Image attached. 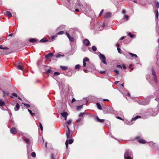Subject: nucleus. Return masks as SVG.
<instances>
[{
  "label": "nucleus",
  "mask_w": 159,
  "mask_h": 159,
  "mask_svg": "<svg viewBox=\"0 0 159 159\" xmlns=\"http://www.w3.org/2000/svg\"><path fill=\"white\" fill-rule=\"evenodd\" d=\"M64 126L65 128L66 127L68 129V130L66 131V137L67 138H71L72 135V133H70V128H69L68 125H64Z\"/></svg>",
  "instance_id": "nucleus-2"
},
{
  "label": "nucleus",
  "mask_w": 159,
  "mask_h": 159,
  "mask_svg": "<svg viewBox=\"0 0 159 159\" xmlns=\"http://www.w3.org/2000/svg\"><path fill=\"white\" fill-rule=\"evenodd\" d=\"M64 33V32L63 31H60L57 33V35H61Z\"/></svg>",
  "instance_id": "nucleus-32"
},
{
  "label": "nucleus",
  "mask_w": 159,
  "mask_h": 159,
  "mask_svg": "<svg viewBox=\"0 0 159 159\" xmlns=\"http://www.w3.org/2000/svg\"><path fill=\"white\" fill-rule=\"evenodd\" d=\"M92 49L93 51H95L97 50V48L95 46H93L92 47Z\"/></svg>",
  "instance_id": "nucleus-39"
},
{
  "label": "nucleus",
  "mask_w": 159,
  "mask_h": 159,
  "mask_svg": "<svg viewBox=\"0 0 159 159\" xmlns=\"http://www.w3.org/2000/svg\"><path fill=\"white\" fill-rule=\"evenodd\" d=\"M97 106L98 108V109H99L100 110H101V105L99 103H97Z\"/></svg>",
  "instance_id": "nucleus-27"
},
{
  "label": "nucleus",
  "mask_w": 159,
  "mask_h": 159,
  "mask_svg": "<svg viewBox=\"0 0 159 159\" xmlns=\"http://www.w3.org/2000/svg\"><path fill=\"white\" fill-rule=\"evenodd\" d=\"M29 41L30 42L32 43H34L36 42V40L34 38L30 39Z\"/></svg>",
  "instance_id": "nucleus-28"
},
{
  "label": "nucleus",
  "mask_w": 159,
  "mask_h": 159,
  "mask_svg": "<svg viewBox=\"0 0 159 159\" xmlns=\"http://www.w3.org/2000/svg\"><path fill=\"white\" fill-rule=\"evenodd\" d=\"M78 5L80 7L82 5V4L81 3H79Z\"/></svg>",
  "instance_id": "nucleus-60"
},
{
  "label": "nucleus",
  "mask_w": 159,
  "mask_h": 159,
  "mask_svg": "<svg viewBox=\"0 0 159 159\" xmlns=\"http://www.w3.org/2000/svg\"><path fill=\"white\" fill-rule=\"evenodd\" d=\"M10 132L11 134H16L17 133L16 129V128L14 127L10 129Z\"/></svg>",
  "instance_id": "nucleus-9"
},
{
  "label": "nucleus",
  "mask_w": 159,
  "mask_h": 159,
  "mask_svg": "<svg viewBox=\"0 0 159 159\" xmlns=\"http://www.w3.org/2000/svg\"><path fill=\"white\" fill-rule=\"evenodd\" d=\"M63 55H61L60 54H58L56 56V57H63Z\"/></svg>",
  "instance_id": "nucleus-48"
},
{
  "label": "nucleus",
  "mask_w": 159,
  "mask_h": 159,
  "mask_svg": "<svg viewBox=\"0 0 159 159\" xmlns=\"http://www.w3.org/2000/svg\"><path fill=\"white\" fill-rule=\"evenodd\" d=\"M75 101V98H73L71 101V102L73 103Z\"/></svg>",
  "instance_id": "nucleus-54"
},
{
  "label": "nucleus",
  "mask_w": 159,
  "mask_h": 159,
  "mask_svg": "<svg viewBox=\"0 0 159 159\" xmlns=\"http://www.w3.org/2000/svg\"><path fill=\"white\" fill-rule=\"evenodd\" d=\"M111 16V13L110 12L107 13L105 16V18L106 19L108 18H110Z\"/></svg>",
  "instance_id": "nucleus-12"
},
{
  "label": "nucleus",
  "mask_w": 159,
  "mask_h": 159,
  "mask_svg": "<svg viewBox=\"0 0 159 159\" xmlns=\"http://www.w3.org/2000/svg\"><path fill=\"white\" fill-rule=\"evenodd\" d=\"M2 46L1 45H0V49H4V50H7V49H8V48L7 47H2Z\"/></svg>",
  "instance_id": "nucleus-33"
},
{
  "label": "nucleus",
  "mask_w": 159,
  "mask_h": 159,
  "mask_svg": "<svg viewBox=\"0 0 159 159\" xmlns=\"http://www.w3.org/2000/svg\"><path fill=\"white\" fill-rule=\"evenodd\" d=\"M156 7L157 8L159 7V2H158L156 3Z\"/></svg>",
  "instance_id": "nucleus-47"
},
{
  "label": "nucleus",
  "mask_w": 159,
  "mask_h": 159,
  "mask_svg": "<svg viewBox=\"0 0 159 159\" xmlns=\"http://www.w3.org/2000/svg\"><path fill=\"white\" fill-rule=\"evenodd\" d=\"M83 43L86 46H88L90 42L88 39H85L84 40Z\"/></svg>",
  "instance_id": "nucleus-10"
},
{
  "label": "nucleus",
  "mask_w": 159,
  "mask_h": 159,
  "mask_svg": "<svg viewBox=\"0 0 159 159\" xmlns=\"http://www.w3.org/2000/svg\"><path fill=\"white\" fill-rule=\"evenodd\" d=\"M156 17L157 19H158V12L157 10H156Z\"/></svg>",
  "instance_id": "nucleus-30"
},
{
  "label": "nucleus",
  "mask_w": 159,
  "mask_h": 159,
  "mask_svg": "<svg viewBox=\"0 0 159 159\" xmlns=\"http://www.w3.org/2000/svg\"><path fill=\"white\" fill-rule=\"evenodd\" d=\"M12 95L16 97H17V95L16 93H12Z\"/></svg>",
  "instance_id": "nucleus-49"
},
{
  "label": "nucleus",
  "mask_w": 159,
  "mask_h": 159,
  "mask_svg": "<svg viewBox=\"0 0 159 159\" xmlns=\"http://www.w3.org/2000/svg\"><path fill=\"white\" fill-rule=\"evenodd\" d=\"M123 13L124 14H125V10H124L123 11Z\"/></svg>",
  "instance_id": "nucleus-58"
},
{
  "label": "nucleus",
  "mask_w": 159,
  "mask_h": 159,
  "mask_svg": "<svg viewBox=\"0 0 159 159\" xmlns=\"http://www.w3.org/2000/svg\"><path fill=\"white\" fill-rule=\"evenodd\" d=\"M23 104H24V105L26 107H30V105L29 104H26V103H23Z\"/></svg>",
  "instance_id": "nucleus-43"
},
{
  "label": "nucleus",
  "mask_w": 159,
  "mask_h": 159,
  "mask_svg": "<svg viewBox=\"0 0 159 159\" xmlns=\"http://www.w3.org/2000/svg\"><path fill=\"white\" fill-rule=\"evenodd\" d=\"M117 68H120L121 69H122V66L121 65H117Z\"/></svg>",
  "instance_id": "nucleus-46"
},
{
  "label": "nucleus",
  "mask_w": 159,
  "mask_h": 159,
  "mask_svg": "<svg viewBox=\"0 0 159 159\" xmlns=\"http://www.w3.org/2000/svg\"><path fill=\"white\" fill-rule=\"evenodd\" d=\"M138 141L142 143H146V141L145 140L142 139H139L138 140Z\"/></svg>",
  "instance_id": "nucleus-20"
},
{
  "label": "nucleus",
  "mask_w": 159,
  "mask_h": 159,
  "mask_svg": "<svg viewBox=\"0 0 159 159\" xmlns=\"http://www.w3.org/2000/svg\"><path fill=\"white\" fill-rule=\"evenodd\" d=\"M129 54L132 57H134L135 58L137 57V55L131 53V52H129Z\"/></svg>",
  "instance_id": "nucleus-22"
},
{
  "label": "nucleus",
  "mask_w": 159,
  "mask_h": 159,
  "mask_svg": "<svg viewBox=\"0 0 159 159\" xmlns=\"http://www.w3.org/2000/svg\"><path fill=\"white\" fill-rule=\"evenodd\" d=\"M61 115L63 117H67V116L68 115V114L67 112H64L62 113H61Z\"/></svg>",
  "instance_id": "nucleus-16"
},
{
  "label": "nucleus",
  "mask_w": 159,
  "mask_h": 159,
  "mask_svg": "<svg viewBox=\"0 0 159 159\" xmlns=\"http://www.w3.org/2000/svg\"><path fill=\"white\" fill-rule=\"evenodd\" d=\"M152 75L153 76V80L156 84L158 83V81L157 79V76L156 74V72L154 69L153 67H152L151 70Z\"/></svg>",
  "instance_id": "nucleus-3"
},
{
  "label": "nucleus",
  "mask_w": 159,
  "mask_h": 159,
  "mask_svg": "<svg viewBox=\"0 0 159 159\" xmlns=\"http://www.w3.org/2000/svg\"><path fill=\"white\" fill-rule=\"evenodd\" d=\"M96 119L99 122L102 123L103 122L104 120H105L104 119H99L98 116H97L96 117Z\"/></svg>",
  "instance_id": "nucleus-15"
},
{
  "label": "nucleus",
  "mask_w": 159,
  "mask_h": 159,
  "mask_svg": "<svg viewBox=\"0 0 159 159\" xmlns=\"http://www.w3.org/2000/svg\"><path fill=\"white\" fill-rule=\"evenodd\" d=\"M132 155V152L130 150H126L124 155V158L125 159H132L131 156Z\"/></svg>",
  "instance_id": "nucleus-1"
},
{
  "label": "nucleus",
  "mask_w": 159,
  "mask_h": 159,
  "mask_svg": "<svg viewBox=\"0 0 159 159\" xmlns=\"http://www.w3.org/2000/svg\"><path fill=\"white\" fill-rule=\"evenodd\" d=\"M85 114V112L80 113L79 114V116L80 117H82Z\"/></svg>",
  "instance_id": "nucleus-36"
},
{
  "label": "nucleus",
  "mask_w": 159,
  "mask_h": 159,
  "mask_svg": "<svg viewBox=\"0 0 159 159\" xmlns=\"http://www.w3.org/2000/svg\"><path fill=\"white\" fill-rule=\"evenodd\" d=\"M158 113V111H152L151 112L150 115L152 116H155L157 115Z\"/></svg>",
  "instance_id": "nucleus-11"
},
{
  "label": "nucleus",
  "mask_w": 159,
  "mask_h": 159,
  "mask_svg": "<svg viewBox=\"0 0 159 159\" xmlns=\"http://www.w3.org/2000/svg\"><path fill=\"white\" fill-rule=\"evenodd\" d=\"M124 39V37H122L120 39L121 40H123V39Z\"/></svg>",
  "instance_id": "nucleus-64"
},
{
  "label": "nucleus",
  "mask_w": 159,
  "mask_h": 159,
  "mask_svg": "<svg viewBox=\"0 0 159 159\" xmlns=\"http://www.w3.org/2000/svg\"><path fill=\"white\" fill-rule=\"evenodd\" d=\"M60 67L63 70H66L67 69V67L66 66H60Z\"/></svg>",
  "instance_id": "nucleus-24"
},
{
  "label": "nucleus",
  "mask_w": 159,
  "mask_h": 159,
  "mask_svg": "<svg viewBox=\"0 0 159 159\" xmlns=\"http://www.w3.org/2000/svg\"><path fill=\"white\" fill-rule=\"evenodd\" d=\"M28 111L29 112V113H30V114L32 115V116H34V113H33L32 112V111L31 110H30V109H28Z\"/></svg>",
  "instance_id": "nucleus-37"
},
{
  "label": "nucleus",
  "mask_w": 159,
  "mask_h": 159,
  "mask_svg": "<svg viewBox=\"0 0 159 159\" xmlns=\"http://www.w3.org/2000/svg\"><path fill=\"white\" fill-rule=\"evenodd\" d=\"M51 158L52 159H55V158H54V155L53 154H51Z\"/></svg>",
  "instance_id": "nucleus-56"
},
{
  "label": "nucleus",
  "mask_w": 159,
  "mask_h": 159,
  "mask_svg": "<svg viewBox=\"0 0 159 159\" xmlns=\"http://www.w3.org/2000/svg\"><path fill=\"white\" fill-rule=\"evenodd\" d=\"M103 112L105 114L113 113H114V110L112 108H107L103 111Z\"/></svg>",
  "instance_id": "nucleus-4"
},
{
  "label": "nucleus",
  "mask_w": 159,
  "mask_h": 159,
  "mask_svg": "<svg viewBox=\"0 0 159 159\" xmlns=\"http://www.w3.org/2000/svg\"><path fill=\"white\" fill-rule=\"evenodd\" d=\"M20 109V105L18 103H17L16 106L14 108V110L15 111H18Z\"/></svg>",
  "instance_id": "nucleus-14"
},
{
  "label": "nucleus",
  "mask_w": 159,
  "mask_h": 159,
  "mask_svg": "<svg viewBox=\"0 0 159 159\" xmlns=\"http://www.w3.org/2000/svg\"><path fill=\"white\" fill-rule=\"evenodd\" d=\"M60 73H59L58 72H55L54 73V75L55 76V75H60Z\"/></svg>",
  "instance_id": "nucleus-41"
},
{
  "label": "nucleus",
  "mask_w": 159,
  "mask_h": 159,
  "mask_svg": "<svg viewBox=\"0 0 159 159\" xmlns=\"http://www.w3.org/2000/svg\"><path fill=\"white\" fill-rule=\"evenodd\" d=\"M83 105L78 106L76 107L77 110L78 111H79L83 108Z\"/></svg>",
  "instance_id": "nucleus-23"
},
{
  "label": "nucleus",
  "mask_w": 159,
  "mask_h": 159,
  "mask_svg": "<svg viewBox=\"0 0 159 159\" xmlns=\"http://www.w3.org/2000/svg\"><path fill=\"white\" fill-rule=\"evenodd\" d=\"M53 55V54L52 53H50L47 55L45 56V57L47 59H48L50 58L51 57H52Z\"/></svg>",
  "instance_id": "nucleus-13"
},
{
  "label": "nucleus",
  "mask_w": 159,
  "mask_h": 159,
  "mask_svg": "<svg viewBox=\"0 0 159 159\" xmlns=\"http://www.w3.org/2000/svg\"><path fill=\"white\" fill-rule=\"evenodd\" d=\"M51 71V69H48L47 70V72L48 73H49Z\"/></svg>",
  "instance_id": "nucleus-53"
},
{
  "label": "nucleus",
  "mask_w": 159,
  "mask_h": 159,
  "mask_svg": "<svg viewBox=\"0 0 159 159\" xmlns=\"http://www.w3.org/2000/svg\"><path fill=\"white\" fill-rule=\"evenodd\" d=\"M79 11V9H75V11L76 12H78V11Z\"/></svg>",
  "instance_id": "nucleus-61"
},
{
  "label": "nucleus",
  "mask_w": 159,
  "mask_h": 159,
  "mask_svg": "<svg viewBox=\"0 0 159 159\" xmlns=\"http://www.w3.org/2000/svg\"><path fill=\"white\" fill-rule=\"evenodd\" d=\"M129 16L127 15H125L124 16V19H125L126 20H127L129 19Z\"/></svg>",
  "instance_id": "nucleus-42"
},
{
  "label": "nucleus",
  "mask_w": 159,
  "mask_h": 159,
  "mask_svg": "<svg viewBox=\"0 0 159 159\" xmlns=\"http://www.w3.org/2000/svg\"><path fill=\"white\" fill-rule=\"evenodd\" d=\"M127 96L128 97H129L130 96V94L129 93H128L127 94Z\"/></svg>",
  "instance_id": "nucleus-63"
},
{
  "label": "nucleus",
  "mask_w": 159,
  "mask_h": 159,
  "mask_svg": "<svg viewBox=\"0 0 159 159\" xmlns=\"http://www.w3.org/2000/svg\"><path fill=\"white\" fill-rule=\"evenodd\" d=\"M5 103L4 101H3L2 99H1L0 100V106L2 107L3 106L5 105Z\"/></svg>",
  "instance_id": "nucleus-17"
},
{
  "label": "nucleus",
  "mask_w": 159,
  "mask_h": 159,
  "mask_svg": "<svg viewBox=\"0 0 159 159\" xmlns=\"http://www.w3.org/2000/svg\"><path fill=\"white\" fill-rule=\"evenodd\" d=\"M48 41L45 38H43L40 40V42L42 43H44Z\"/></svg>",
  "instance_id": "nucleus-21"
},
{
  "label": "nucleus",
  "mask_w": 159,
  "mask_h": 159,
  "mask_svg": "<svg viewBox=\"0 0 159 159\" xmlns=\"http://www.w3.org/2000/svg\"><path fill=\"white\" fill-rule=\"evenodd\" d=\"M80 121H81V119L80 118H79V119H78L77 120H76L77 122H80Z\"/></svg>",
  "instance_id": "nucleus-55"
},
{
  "label": "nucleus",
  "mask_w": 159,
  "mask_h": 159,
  "mask_svg": "<svg viewBox=\"0 0 159 159\" xmlns=\"http://www.w3.org/2000/svg\"><path fill=\"white\" fill-rule=\"evenodd\" d=\"M133 2L135 3H137V2L136 0H134Z\"/></svg>",
  "instance_id": "nucleus-62"
},
{
  "label": "nucleus",
  "mask_w": 159,
  "mask_h": 159,
  "mask_svg": "<svg viewBox=\"0 0 159 159\" xmlns=\"http://www.w3.org/2000/svg\"><path fill=\"white\" fill-rule=\"evenodd\" d=\"M16 68L18 69L22 70L23 68V66L22 65H19L16 66Z\"/></svg>",
  "instance_id": "nucleus-18"
},
{
  "label": "nucleus",
  "mask_w": 159,
  "mask_h": 159,
  "mask_svg": "<svg viewBox=\"0 0 159 159\" xmlns=\"http://www.w3.org/2000/svg\"><path fill=\"white\" fill-rule=\"evenodd\" d=\"M71 120H69L66 122V123L69 125L71 124Z\"/></svg>",
  "instance_id": "nucleus-35"
},
{
  "label": "nucleus",
  "mask_w": 159,
  "mask_h": 159,
  "mask_svg": "<svg viewBox=\"0 0 159 159\" xmlns=\"http://www.w3.org/2000/svg\"><path fill=\"white\" fill-rule=\"evenodd\" d=\"M6 14L8 15V16L11 17L12 16V15L11 13L9 11H7L6 12Z\"/></svg>",
  "instance_id": "nucleus-25"
},
{
  "label": "nucleus",
  "mask_w": 159,
  "mask_h": 159,
  "mask_svg": "<svg viewBox=\"0 0 159 159\" xmlns=\"http://www.w3.org/2000/svg\"><path fill=\"white\" fill-rule=\"evenodd\" d=\"M66 34L70 41L71 42H73L74 41V38L73 37L69 35V33H68L66 32Z\"/></svg>",
  "instance_id": "nucleus-8"
},
{
  "label": "nucleus",
  "mask_w": 159,
  "mask_h": 159,
  "mask_svg": "<svg viewBox=\"0 0 159 159\" xmlns=\"http://www.w3.org/2000/svg\"><path fill=\"white\" fill-rule=\"evenodd\" d=\"M68 143L69 144H71L73 142V140L72 139H69L68 140H67L66 142H65V144L66 146V147L67 149H68Z\"/></svg>",
  "instance_id": "nucleus-6"
},
{
  "label": "nucleus",
  "mask_w": 159,
  "mask_h": 159,
  "mask_svg": "<svg viewBox=\"0 0 159 159\" xmlns=\"http://www.w3.org/2000/svg\"><path fill=\"white\" fill-rule=\"evenodd\" d=\"M141 118V116H136L134 118H133L131 120V121H132L133 120H135L136 119H137L138 118Z\"/></svg>",
  "instance_id": "nucleus-19"
},
{
  "label": "nucleus",
  "mask_w": 159,
  "mask_h": 159,
  "mask_svg": "<svg viewBox=\"0 0 159 159\" xmlns=\"http://www.w3.org/2000/svg\"><path fill=\"white\" fill-rule=\"evenodd\" d=\"M123 67L124 69H125L126 68V67L124 65L123 66Z\"/></svg>",
  "instance_id": "nucleus-59"
},
{
  "label": "nucleus",
  "mask_w": 159,
  "mask_h": 159,
  "mask_svg": "<svg viewBox=\"0 0 159 159\" xmlns=\"http://www.w3.org/2000/svg\"><path fill=\"white\" fill-rule=\"evenodd\" d=\"M31 155L32 157H36V154L34 152H32L31 153Z\"/></svg>",
  "instance_id": "nucleus-34"
},
{
  "label": "nucleus",
  "mask_w": 159,
  "mask_h": 159,
  "mask_svg": "<svg viewBox=\"0 0 159 159\" xmlns=\"http://www.w3.org/2000/svg\"><path fill=\"white\" fill-rule=\"evenodd\" d=\"M57 35H53L51 37V41H53L54 40V38L57 37Z\"/></svg>",
  "instance_id": "nucleus-29"
},
{
  "label": "nucleus",
  "mask_w": 159,
  "mask_h": 159,
  "mask_svg": "<svg viewBox=\"0 0 159 159\" xmlns=\"http://www.w3.org/2000/svg\"><path fill=\"white\" fill-rule=\"evenodd\" d=\"M80 67V65L79 64H77V65H76L75 66V68L76 69H79Z\"/></svg>",
  "instance_id": "nucleus-31"
},
{
  "label": "nucleus",
  "mask_w": 159,
  "mask_h": 159,
  "mask_svg": "<svg viewBox=\"0 0 159 159\" xmlns=\"http://www.w3.org/2000/svg\"><path fill=\"white\" fill-rule=\"evenodd\" d=\"M86 62H89V59L87 57H85L83 60V66L84 67L86 66Z\"/></svg>",
  "instance_id": "nucleus-7"
},
{
  "label": "nucleus",
  "mask_w": 159,
  "mask_h": 159,
  "mask_svg": "<svg viewBox=\"0 0 159 159\" xmlns=\"http://www.w3.org/2000/svg\"><path fill=\"white\" fill-rule=\"evenodd\" d=\"M99 57L102 61L104 64H105L106 65L107 64V63L106 61V57L104 55L102 54L101 53H100L99 54Z\"/></svg>",
  "instance_id": "nucleus-5"
},
{
  "label": "nucleus",
  "mask_w": 159,
  "mask_h": 159,
  "mask_svg": "<svg viewBox=\"0 0 159 159\" xmlns=\"http://www.w3.org/2000/svg\"><path fill=\"white\" fill-rule=\"evenodd\" d=\"M114 72L116 73V75H117L119 74V71L117 70H114Z\"/></svg>",
  "instance_id": "nucleus-40"
},
{
  "label": "nucleus",
  "mask_w": 159,
  "mask_h": 159,
  "mask_svg": "<svg viewBox=\"0 0 159 159\" xmlns=\"http://www.w3.org/2000/svg\"><path fill=\"white\" fill-rule=\"evenodd\" d=\"M39 127L42 131H43V127L41 123H39Z\"/></svg>",
  "instance_id": "nucleus-38"
},
{
  "label": "nucleus",
  "mask_w": 159,
  "mask_h": 159,
  "mask_svg": "<svg viewBox=\"0 0 159 159\" xmlns=\"http://www.w3.org/2000/svg\"><path fill=\"white\" fill-rule=\"evenodd\" d=\"M148 103V102H147V103H145L143 102H141L140 101H139V103L140 104L142 105H146Z\"/></svg>",
  "instance_id": "nucleus-26"
},
{
  "label": "nucleus",
  "mask_w": 159,
  "mask_h": 159,
  "mask_svg": "<svg viewBox=\"0 0 159 159\" xmlns=\"http://www.w3.org/2000/svg\"><path fill=\"white\" fill-rule=\"evenodd\" d=\"M128 35L131 38H133L134 37V35L132 34L131 33H129L128 34Z\"/></svg>",
  "instance_id": "nucleus-44"
},
{
  "label": "nucleus",
  "mask_w": 159,
  "mask_h": 159,
  "mask_svg": "<svg viewBox=\"0 0 159 159\" xmlns=\"http://www.w3.org/2000/svg\"><path fill=\"white\" fill-rule=\"evenodd\" d=\"M72 75V74H71L70 75L69 74H67L66 75L68 77H70Z\"/></svg>",
  "instance_id": "nucleus-57"
},
{
  "label": "nucleus",
  "mask_w": 159,
  "mask_h": 159,
  "mask_svg": "<svg viewBox=\"0 0 159 159\" xmlns=\"http://www.w3.org/2000/svg\"><path fill=\"white\" fill-rule=\"evenodd\" d=\"M116 118L117 119H120V120H123L119 116H117L116 117Z\"/></svg>",
  "instance_id": "nucleus-52"
},
{
  "label": "nucleus",
  "mask_w": 159,
  "mask_h": 159,
  "mask_svg": "<svg viewBox=\"0 0 159 159\" xmlns=\"http://www.w3.org/2000/svg\"><path fill=\"white\" fill-rule=\"evenodd\" d=\"M103 11H104V10H103V9L101 11V12H100V14H99V16H100V15H102V13L103 12Z\"/></svg>",
  "instance_id": "nucleus-51"
},
{
  "label": "nucleus",
  "mask_w": 159,
  "mask_h": 159,
  "mask_svg": "<svg viewBox=\"0 0 159 159\" xmlns=\"http://www.w3.org/2000/svg\"><path fill=\"white\" fill-rule=\"evenodd\" d=\"M117 50L118 52L120 53H121L120 52L121 49L119 47L117 48Z\"/></svg>",
  "instance_id": "nucleus-45"
},
{
  "label": "nucleus",
  "mask_w": 159,
  "mask_h": 159,
  "mask_svg": "<svg viewBox=\"0 0 159 159\" xmlns=\"http://www.w3.org/2000/svg\"><path fill=\"white\" fill-rule=\"evenodd\" d=\"M25 142L27 143H28L29 142V140L28 139H25Z\"/></svg>",
  "instance_id": "nucleus-50"
}]
</instances>
